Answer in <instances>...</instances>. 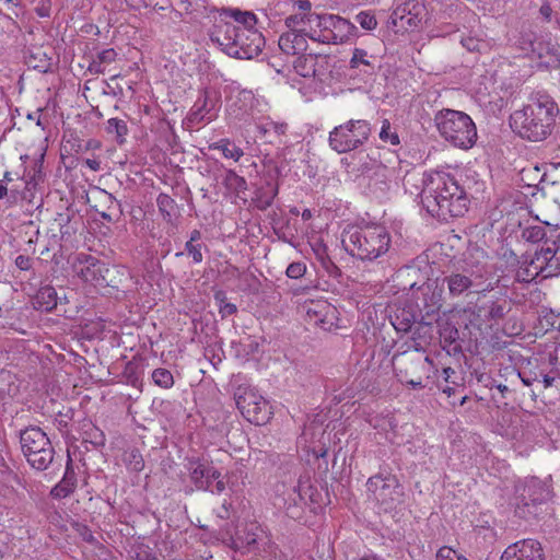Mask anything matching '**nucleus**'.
<instances>
[{"mask_svg": "<svg viewBox=\"0 0 560 560\" xmlns=\"http://www.w3.org/2000/svg\"><path fill=\"white\" fill-rule=\"evenodd\" d=\"M421 183L420 202L432 217L446 221L468 210L467 194L452 174L429 171L422 175Z\"/></svg>", "mask_w": 560, "mask_h": 560, "instance_id": "obj_1", "label": "nucleus"}, {"mask_svg": "<svg viewBox=\"0 0 560 560\" xmlns=\"http://www.w3.org/2000/svg\"><path fill=\"white\" fill-rule=\"evenodd\" d=\"M559 113L557 102L546 92L537 91L522 108L513 112L510 124L521 138L544 141L551 136Z\"/></svg>", "mask_w": 560, "mask_h": 560, "instance_id": "obj_2", "label": "nucleus"}, {"mask_svg": "<svg viewBox=\"0 0 560 560\" xmlns=\"http://www.w3.org/2000/svg\"><path fill=\"white\" fill-rule=\"evenodd\" d=\"M345 249L362 260H375L385 255L392 244L388 230L377 223L347 226L341 236Z\"/></svg>", "mask_w": 560, "mask_h": 560, "instance_id": "obj_3", "label": "nucleus"}, {"mask_svg": "<svg viewBox=\"0 0 560 560\" xmlns=\"http://www.w3.org/2000/svg\"><path fill=\"white\" fill-rule=\"evenodd\" d=\"M224 52L237 59H252L259 55L265 44L262 35L252 28H241L229 22H221L214 26L211 34Z\"/></svg>", "mask_w": 560, "mask_h": 560, "instance_id": "obj_4", "label": "nucleus"}, {"mask_svg": "<svg viewBox=\"0 0 560 560\" xmlns=\"http://www.w3.org/2000/svg\"><path fill=\"white\" fill-rule=\"evenodd\" d=\"M331 14L308 13L307 15L295 14L285 20L289 28L285 36H282V52L299 54L307 48L306 37L320 43H326L328 32V18Z\"/></svg>", "mask_w": 560, "mask_h": 560, "instance_id": "obj_5", "label": "nucleus"}, {"mask_svg": "<svg viewBox=\"0 0 560 560\" xmlns=\"http://www.w3.org/2000/svg\"><path fill=\"white\" fill-rule=\"evenodd\" d=\"M439 135L451 145L468 150L477 141V128L474 120L464 112L445 108L434 116Z\"/></svg>", "mask_w": 560, "mask_h": 560, "instance_id": "obj_6", "label": "nucleus"}, {"mask_svg": "<svg viewBox=\"0 0 560 560\" xmlns=\"http://www.w3.org/2000/svg\"><path fill=\"white\" fill-rule=\"evenodd\" d=\"M20 444L30 466L38 471L47 470L51 465L61 463L55 459V448L47 434L31 425L20 431Z\"/></svg>", "mask_w": 560, "mask_h": 560, "instance_id": "obj_7", "label": "nucleus"}, {"mask_svg": "<svg viewBox=\"0 0 560 560\" xmlns=\"http://www.w3.org/2000/svg\"><path fill=\"white\" fill-rule=\"evenodd\" d=\"M285 54L293 57L292 69L287 74L288 84L293 89L296 88L304 97H311L313 92L322 89L324 82L323 73L316 69L317 58L313 55H301V52Z\"/></svg>", "mask_w": 560, "mask_h": 560, "instance_id": "obj_8", "label": "nucleus"}, {"mask_svg": "<svg viewBox=\"0 0 560 560\" xmlns=\"http://www.w3.org/2000/svg\"><path fill=\"white\" fill-rule=\"evenodd\" d=\"M370 132L369 121L351 119L329 132V145L338 153H346L362 145L368 140Z\"/></svg>", "mask_w": 560, "mask_h": 560, "instance_id": "obj_9", "label": "nucleus"}, {"mask_svg": "<svg viewBox=\"0 0 560 560\" xmlns=\"http://www.w3.org/2000/svg\"><path fill=\"white\" fill-rule=\"evenodd\" d=\"M515 513L525 520L536 516L538 508L550 498L549 487L537 478H529L516 487Z\"/></svg>", "mask_w": 560, "mask_h": 560, "instance_id": "obj_10", "label": "nucleus"}, {"mask_svg": "<svg viewBox=\"0 0 560 560\" xmlns=\"http://www.w3.org/2000/svg\"><path fill=\"white\" fill-rule=\"evenodd\" d=\"M234 399L242 416L250 423L261 425L269 421L271 407L254 388L238 386Z\"/></svg>", "mask_w": 560, "mask_h": 560, "instance_id": "obj_11", "label": "nucleus"}, {"mask_svg": "<svg viewBox=\"0 0 560 560\" xmlns=\"http://www.w3.org/2000/svg\"><path fill=\"white\" fill-rule=\"evenodd\" d=\"M368 489L385 511H392L401 502V488L395 477L374 476L368 480Z\"/></svg>", "mask_w": 560, "mask_h": 560, "instance_id": "obj_12", "label": "nucleus"}, {"mask_svg": "<svg viewBox=\"0 0 560 560\" xmlns=\"http://www.w3.org/2000/svg\"><path fill=\"white\" fill-rule=\"evenodd\" d=\"M490 275L491 271L486 266L471 270L469 275L452 273L446 278L450 294L458 296L468 289H474L475 292L492 290L493 284L491 282L485 284Z\"/></svg>", "mask_w": 560, "mask_h": 560, "instance_id": "obj_13", "label": "nucleus"}, {"mask_svg": "<svg viewBox=\"0 0 560 560\" xmlns=\"http://www.w3.org/2000/svg\"><path fill=\"white\" fill-rule=\"evenodd\" d=\"M303 311L310 324L318 326L324 330L329 331L341 327L337 308L326 300L305 302Z\"/></svg>", "mask_w": 560, "mask_h": 560, "instance_id": "obj_14", "label": "nucleus"}, {"mask_svg": "<svg viewBox=\"0 0 560 560\" xmlns=\"http://www.w3.org/2000/svg\"><path fill=\"white\" fill-rule=\"evenodd\" d=\"M425 16V7L418 0H406L396 5L390 20L395 27L404 31L417 28Z\"/></svg>", "mask_w": 560, "mask_h": 560, "instance_id": "obj_15", "label": "nucleus"}, {"mask_svg": "<svg viewBox=\"0 0 560 560\" xmlns=\"http://www.w3.org/2000/svg\"><path fill=\"white\" fill-rule=\"evenodd\" d=\"M113 270L106 266L105 262L98 260L93 256H88L84 261H81V267L78 271L79 277L95 287H115L110 278Z\"/></svg>", "mask_w": 560, "mask_h": 560, "instance_id": "obj_16", "label": "nucleus"}, {"mask_svg": "<svg viewBox=\"0 0 560 560\" xmlns=\"http://www.w3.org/2000/svg\"><path fill=\"white\" fill-rule=\"evenodd\" d=\"M501 560H545V552L538 540L527 538L509 545Z\"/></svg>", "mask_w": 560, "mask_h": 560, "instance_id": "obj_17", "label": "nucleus"}, {"mask_svg": "<svg viewBox=\"0 0 560 560\" xmlns=\"http://www.w3.org/2000/svg\"><path fill=\"white\" fill-rule=\"evenodd\" d=\"M218 97L205 90L195 102L189 113L188 121L192 125H198L213 120L218 115Z\"/></svg>", "mask_w": 560, "mask_h": 560, "instance_id": "obj_18", "label": "nucleus"}, {"mask_svg": "<svg viewBox=\"0 0 560 560\" xmlns=\"http://www.w3.org/2000/svg\"><path fill=\"white\" fill-rule=\"evenodd\" d=\"M327 20L328 32L326 34L330 38L326 43H345L354 35L357 28L350 21L334 14Z\"/></svg>", "mask_w": 560, "mask_h": 560, "instance_id": "obj_19", "label": "nucleus"}, {"mask_svg": "<svg viewBox=\"0 0 560 560\" xmlns=\"http://www.w3.org/2000/svg\"><path fill=\"white\" fill-rule=\"evenodd\" d=\"M190 480L199 490H209L212 479H219L221 472L213 466L200 462L190 463Z\"/></svg>", "mask_w": 560, "mask_h": 560, "instance_id": "obj_20", "label": "nucleus"}, {"mask_svg": "<svg viewBox=\"0 0 560 560\" xmlns=\"http://www.w3.org/2000/svg\"><path fill=\"white\" fill-rule=\"evenodd\" d=\"M78 479L72 465V458L68 454L66 470L62 479L51 489L50 495L54 499H65L72 494L77 488Z\"/></svg>", "mask_w": 560, "mask_h": 560, "instance_id": "obj_21", "label": "nucleus"}, {"mask_svg": "<svg viewBox=\"0 0 560 560\" xmlns=\"http://www.w3.org/2000/svg\"><path fill=\"white\" fill-rule=\"evenodd\" d=\"M33 308L39 312H51L58 304L57 292L51 285H43L32 296Z\"/></svg>", "mask_w": 560, "mask_h": 560, "instance_id": "obj_22", "label": "nucleus"}, {"mask_svg": "<svg viewBox=\"0 0 560 560\" xmlns=\"http://www.w3.org/2000/svg\"><path fill=\"white\" fill-rule=\"evenodd\" d=\"M220 16L231 18L235 22H237L241 28H252L255 30V25L257 24L256 15L250 11H242L236 8H223L220 11Z\"/></svg>", "mask_w": 560, "mask_h": 560, "instance_id": "obj_23", "label": "nucleus"}, {"mask_svg": "<svg viewBox=\"0 0 560 560\" xmlns=\"http://www.w3.org/2000/svg\"><path fill=\"white\" fill-rule=\"evenodd\" d=\"M509 303L505 299L489 301L485 305L479 306V313L488 320H499L503 318L508 312Z\"/></svg>", "mask_w": 560, "mask_h": 560, "instance_id": "obj_24", "label": "nucleus"}, {"mask_svg": "<svg viewBox=\"0 0 560 560\" xmlns=\"http://www.w3.org/2000/svg\"><path fill=\"white\" fill-rule=\"evenodd\" d=\"M105 131L112 136L118 144L126 142V137L129 132L127 122L119 118H109L105 124Z\"/></svg>", "mask_w": 560, "mask_h": 560, "instance_id": "obj_25", "label": "nucleus"}, {"mask_svg": "<svg viewBox=\"0 0 560 560\" xmlns=\"http://www.w3.org/2000/svg\"><path fill=\"white\" fill-rule=\"evenodd\" d=\"M20 392V386L14 375L10 372L0 373V400H7L15 397Z\"/></svg>", "mask_w": 560, "mask_h": 560, "instance_id": "obj_26", "label": "nucleus"}, {"mask_svg": "<svg viewBox=\"0 0 560 560\" xmlns=\"http://www.w3.org/2000/svg\"><path fill=\"white\" fill-rule=\"evenodd\" d=\"M555 13H559L555 30L560 31V0L545 1L539 8V16L545 23H552Z\"/></svg>", "mask_w": 560, "mask_h": 560, "instance_id": "obj_27", "label": "nucleus"}, {"mask_svg": "<svg viewBox=\"0 0 560 560\" xmlns=\"http://www.w3.org/2000/svg\"><path fill=\"white\" fill-rule=\"evenodd\" d=\"M211 150H220L224 158L232 159L237 162L243 156V150L231 142L229 139H221L218 142L210 144Z\"/></svg>", "mask_w": 560, "mask_h": 560, "instance_id": "obj_28", "label": "nucleus"}, {"mask_svg": "<svg viewBox=\"0 0 560 560\" xmlns=\"http://www.w3.org/2000/svg\"><path fill=\"white\" fill-rule=\"evenodd\" d=\"M223 184L228 190L240 194L246 190L247 184L244 177L238 176L234 171L226 170L223 178Z\"/></svg>", "mask_w": 560, "mask_h": 560, "instance_id": "obj_29", "label": "nucleus"}, {"mask_svg": "<svg viewBox=\"0 0 560 560\" xmlns=\"http://www.w3.org/2000/svg\"><path fill=\"white\" fill-rule=\"evenodd\" d=\"M156 205L163 219L171 222L175 209V200L167 194H160L156 198Z\"/></svg>", "mask_w": 560, "mask_h": 560, "instance_id": "obj_30", "label": "nucleus"}, {"mask_svg": "<svg viewBox=\"0 0 560 560\" xmlns=\"http://www.w3.org/2000/svg\"><path fill=\"white\" fill-rule=\"evenodd\" d=\"M152 380L155 385L162 388H171L174 385L173 374L166 369H155L152 372Z\"/></svg>", "mask_w": 560, "mask_h": 560, "instance_id": "obj_31", "label": "nucleus"}, {"mask_svg": "<svg viewBox=\"0 0 560 560\" xmlns=\"http://www.w3.org/2000/svg\"><path fill=\"white\" fill-rule=\"evenodd\" d=\"M380 139L392 145H396L399 143V137L395 130H393L390 122L387 119L382 121V127L380 130Z\"/></svg>", "mask_w": 560, "mask_h": 560, "instance_id": "obj_32", "label": "nucleus"}, {"mask_svg": "<svg viewBox=\"0 0 560 560\" xmlns=\"http://www.w3.org/2000/svg\"><path fill=\"white\" fill-rule=\"evenodd\" d=\"M355 22L366 31H373L377 26V20L371 11H361L355 15Z\"/></svg>", "mask_w": 560, "mask_h": 560, "instance_id": "obj_33", "label": "nucleus"}, {"mask_svg": "<svg viewBox=\"0 0 560 560\" xmlns=\"http://www.w3.org/2000/svg\"><path fill=\"white\" fill-rule=\"evenodd\" d=\"M125 462L133 471H141L144 468V460L138 450H131L126 454Z\"/></svg>", "mask_w": 560, "mask_h": 560, "instance_id": "obj_34", "label": "nucleus"}, {"mask_svg": "<svg viewBox=\"0 0 560 560\" xmlns=\"http://www.w3.org/2000/svg\"><path fill=\"white\" fill-rule=\"evenodd\" d=\"M540 267L533 261L525 268H520L516 272V279L522 282H529L539 275Z\"/></svg>", "mask_w": 560, "mask_h": 560, "instance_id": "obj_35", "label": "nucleus"}, {"mask_svg": "<svg viewBox=\"0 0 560 560\" xmlns=\"http://www.w3.org/2000/svg\"><path fill=\"white\" fill-rule=\"evenodd\" d=\"M436 560H468L466 557L448 546H443L436 553Z\"/></svg>", "mask_w": 560, "mask_h": 560, "instance_id": "obj_36", "label": "nucleus"}, {"mask_svg": "<svg viewBox=\"0 0 560 560\" xmlns=\"http://www.w3.org/2000/svg\"><path fill=\"white\" fill-rule=\"evenodd\" d=\"M312 219V212L310 209H304L301 213L302 224L296 229V234L308 237L312 232L311 225L307 223Z\"/></svg>", "mask_w": 560, "mask_h": 560, "instance_id": "obj_37", "label": "nucleus"}, {"mask_svg": "<svg viewBox=\"0 0 560 560\" xmlns=\"http://www.w3.org/2000/svg\"><path fill=\"white\" fill-rule=\"evenodd\" d=\"M539 66L544 68H557L560 63V59L555 51H547L546 55L538 54Z\"/></svg>", "mask_w": 560, "mask_h": 560, "instance_id": "obj_38", "label": "nucleus"}, {"mask_svg": "<svg viewBox=\"0 0 560 560\" xmlns=\"http://www.w3.org/2000/svg\"><path fill=\"white\" fill-rule=\"evenodd\" d=\"M350 65L352 68H359L360 65L370 66L368 52L363 49L355 48L353 50L352 58L350 60Z\"/></svg>", "mask_w": 560, "mask_h": 560, "instance_id": "obj_39", "label": "nucleus"}, {"mask_svg": "<svg viewBox=\"0 0 560 560\" xmlns=\"http://www.w3.org/2000/svg\"><path fill=\"white\" fill-rule=\"evenodd\" d=\"M202 245L197 243L192 244V242H186L185 250L192 257L194 262L199 264L202 261L203 256L201 253Z\"/></svg>", "mask_w": 560, "mask_h": 560, "instance_id": "obj_40", "label": "nucleus"}, {"mask_svg": "<svg viewBox=\"0 0 560 560\" xmlns=\"http://www.w3.org/2000/svg\"><path fill=\"white\" fill-rule=\"evenodd\" d=\"M306 271V266L303 262H292L288 266L285 273L291 279L301 278Z\"/></svg>", "mask_w": 560, "mask_h": 560, "instance_id": "obj_41", "label": "nucleus"}, {"mask_svg": "<svg viewBox=\"0 0 560 560\" xmlns=\"http://www.w3.org/2000/svg\"><path fill=\"white\" fill-rule=\"evenodd\" d=\"M117 52L113 48L104 49L97 54V58L103 65L112 63L116 60Z\"/></svg>", "mask_w": 560, "mask_h": 560, "instance_id": "obj_42", "label": "nucleus"}, {"mask_svg": "<svg viewBox=\"0 0 560 560\" xmlns=\"http://www.w3.org/2000/svg\"><path fill=\"white\" fill-rule=\"evenodd\" d=\"M462 45L469 51H476L480 49L481 42L474 37H467L462 39Z\"/></svg>", "mask_w": 560, "mask_h": 560, "instance_id": "obj_43", "label": "nucleus"}, {"mask_svg": "<svg viewBox=\"0 0 560 560\" xmlns=\"http://www.w3.org/2000/svg\"><path fill=\"white\" fill-rule=\"evenodd\" d=\"M219 312L222 317H228V316L235 314L237 312V307L235 304L228 302V303L220 304Z\"/></svg>", "mask_w": 560, "mask_h": 560, "instance_id": "obj_44", "label": "nucleus"}, {"mask_svg": "<svg viewBox=\"0 0 560 560\" xmlns=\"http://www.w3.org/2000/svg\"><path fill=\"white\" fill-rule=\"evenodd\" d=\"M15 265L20 270H28L32 267V261L28 256L19 255L15 258Z\"/></svg>", "mask_w": 560, "mask_h": 560, "instance_id": "obj_45", "label": "nucleus"}, {"mask_svg": "<svg viewBox=\"0 0 560 560\" xmlns=\"http://www.w3.org/2000/svg\"><path fill=\"white\" fill-rule=\"evenodd\" d=\"M230 508L231 504L228 501H224L222 505L217 510L218 517L228 520L230 517Z\"/></svg>", "mask_w": 560, "mask_h": 560, "instance_id": "obj_46", "label": "nucleus"}, {"mask_svg": "<svg viewBox=\"0 0 560 560\" xmlns=\"http://www.w3.org/2000/svg\"><path fill=\"white\" fill-rule=\"evenodd\" d=\"M213 481H215V483L212 488L210 487L209 491L217 494L222 493L226 488L225 482L221 479V477L219 479H212V482Z\"/></svg>", "mask_w": 560, "mask_h": 560, "instance_id": "obj_47", "label": "nucleus"}, {"mask_svg": "<svg viewBox=\"0 0 560 560\" xmlns=\"http://www.w3.org/2000/svg\"><path fill=\"white\" fill-rule=\"evenodd\" d=\"M89 70L93 73H104V65L98 59H93L89 66Z\"/></svg>", "mask_w": 560, "mask_h": 560, "instance_id": "obj_48", "label": "nucleus"}, {"mask_svg": "<svg viewBox=\"0 0 560 560\" xmlns=\"http://www.w3.org/2000/svg\"><path fill=\"white\" fill-rule=\"evenodd\" d=\"M85 165H86L90 170H92V171H94V172H97V171H100V170H101V162H100V161H97V160H95V159H86V160H85Z\"/></svg>", "mask_w": 560, "mask_h": 560, "instance_id": "obj_49", "label": "nucleus"}, {"mask_svg": "<svg viewBox=\"0 0 560 560\" xmlns=\"http://www.w3.org/2000/svg\"><path fill=\"white\" fill-rule=\"evenodd\" d=\"M294 4L298 5L302 11H308L311 9V3L308 0H296Z\"/></svg>", "mask_w": 560, "mask_h": 560, "instance_id": "obj_50", "label": "nucleus"}, {"mask_svg": "<svg viewBox=\"0 0 560 560\" xmlns=\"http://www.w3.org/2000/svg\"><path fill=\"white\" fill-rule=\"evenodd\" d=\"M128 5H130L133 9H140L142 7H145V0H126Z\"/></svg>", "mask_w": 560, "mask_h": 560, "instance_id": "obj_51", "label": "nucleus"}, {"mask_svg": "<svg viewBox=\"0 0 560 560\" xmlns=\"http://www.w3.org/2000/svg\"><path fill=\"white\" fill-rule=\"evenodd\" d=\"M553 382H555V377L553 376H550L548 374H544L542 375V384H544L545 388H548V387L552 386Z\"/></svg>", "mask_w": 560, "mask_h": 560, "instance_id": "obj_52", "label": "nucleus"}, {"mask_svg": "<svg viewBox=\"0 0 560 560\" xmlns=\"http://www.w3.org/2000/svg\"><path fill=\"white\" fill-rule=\"evenodd\" d=\"M520 377H521L523 384L526 386H529L533 384V382L538 381L537 376L530 377V376L523 375L521 373H520Z\"/></svg>", "mask_w": 560, "mask_h": 560, "instance_id": "obj_53", "label": "nucleus"}, {"mask_svg": "<svg viewBox=\"0 0 560 560\" xmlns=\"http://www.w3.org/2000/svg\"><path fill=\"white\" fill-rule=\"evenodd\" d=\"M201 238V233L199 230H194L191 233H190V237L187 242H192L196 243L198 242L199 240Z\"/></svg>", "mask_w": 560, "mask_h": 560, "instance_id": "obj_54", "label": "nucleus"}, {"mask_svg": "<svg viewBox=\"0 0 560 560\" xmlns=\"http://www.w3.org/2000/svg\"><path fill=\"white\" fill-rule=\"evenodd\" d=\"M36 13L40 18L49 16V9L46 7L36 8Z\"/></svg>", "mask_w": 560, "mask_h": 560, "instance_id": "obj_55", "label": "nucleus"}, {"mask_svg": "<svg viewBox=\"0 0 560 560\" xmlns=\"http://www.w3.org/2000/svg\"><path fill=\"white\" fill-rule=\"evenodd\" d=\"M214 299L220 302V304L226 303L225 302V294L222 291H219L214 294Z\"/></svg>", "mask_w": 560, "mask_h": 560, "instance_id": "obj_56", "label": "nucleus"}, {"mask_svg": "<svg viewBox=\"0 0 560 560\" xmlns=\"http://www.w3.org/2000/svg\"><path fill=\"white\" fill-rule=\"evenodd\" d=\"M315 252H316V254L318 256L324 255L325 254V246L322 243H317Z\"/></svg>", "mask_w": 560, "mask_h": 560, "instance_id": "obj_57", "label": "nucleus"}, {"mask_svg": "<svg viewBox=\"0 0 560 560\" xmlns=\"http://www.w3.org/2000/svg\"><path fill=\"white\" fill-rule=\"evenodd\" d=\"M454 373H455L454 370L451 368H446L443 370V374H444V377L446 381L451 377V374H454Z\"/></svg>", "mask_w": 560, "mask_h": 560, "instance_id": "obj_58", "label": "nucleus"}, {"mask_svg": "<svg viewBox=\"0 0 560 560\" xmlns=\"http://www.w3.org/2000/svg\"><path fill=\"white\" fill-rule=\"evenodd\" d=\"M8 195V188L0 183V199L4 198Z\"/></svg>", "mask_w": 560, "mask_h": 560, "instance_id": "obj_59", "label": "nucleus"}, {"mask_svg": "<svg viewBox=\"0 0 560 560\" xmlns=\"http://www.w3.org/2000/svg\"><path fill=\"white\" fill-rule=\"evenodd\" d=\"M408 383H409L412 387H419V388L423 387V385H422L421 381H410V382H408Z\"/></svg>", "mask_w": 560, "mask_h": 560, "instance_id": "obj_60", "label": "nucleus"}, {"mask_svg": "<svg viewBox=\"0 0 560 560\" xmlns=\"http://www.w3.org/2000/svg\"><path fill=\"white\" fill-rule=\"evenodd\" d=\"M3 180H5V182H11L12 180V176H11L10 172H5L3 174Z\"/></svg>", "mask_w": 560, "mask_h": 560, "instance_id": "obj_61", "label": "nucleus"}, {"mask_svg": "<svg viewBox=\"0 0 560 560\" xmlns=\"http://www.w3.org/2000/svg\"><path fill=\"white\" fill-rule=\"evenodd\" d=\"M101 215H102V218H103L104 220H106V221H108V222H110V221H112V217H110V214H108V213H106V212H103Z\"/></svg>", "mask_w": 560, "mask_h": 560, "instance_id": "obj_62", "label": "nucleus"}, {"mask_svg": "<svg viewBox=\"0 0 560 560\" xmlns=\"http://www.w3.org/2000/svg\"><path fill=\"white\" fill-rule=\"evenodd\" d=\"M255 542H256V538L254 536H249L247 538V541H246L247 545H252V544H255Z\"/></svg>", "mask_w": 560, "mask_h": 560, "instance_id": "obj_63", "label": "nucleus"}, {"mask_svg": "<svg viewBox=\"0 0 560 560\" xmlns=\"http://www.w3.org/2000/svg\"><path fill=\"white\" fill-rule=\"evenodd\" d=\"M361 560H382V559H380L377 557H366V558H363Z\"/></svg>", "mask_w": 560, "mask_h": 560, "instance_id": "obj_64", "label": "nucleus"}]
</instances>
